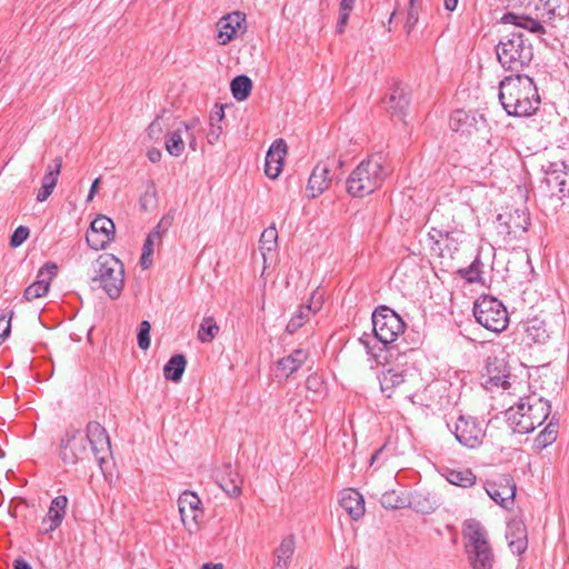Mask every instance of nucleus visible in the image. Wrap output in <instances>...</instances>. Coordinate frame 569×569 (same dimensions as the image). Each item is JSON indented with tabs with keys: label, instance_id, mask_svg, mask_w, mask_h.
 Returning a JSON list of instances; mask_svg holds the SVG:
<instances>
[{
	"label": "nucleus",
	"instance_id": "10",
	"mask_svg": "<svg viewBox=\"0 0 569 569\" xmlns=\"http://www.w3.org/2000/svg\"><path fill=\"white\" fill-rule=\"evenodd\" d=\"M87 443L80 428L70 425L66 428L59 441L58 456L67 466H76L87 456Z\"/></svg>",
	"mask_w": 569,
	"mask_h": 569
},
{
	"label": "nucleus",
	"instance_id": "3",
	"mask_svg": "<svg viewBox=\"0 0 569 569\" xmlns=\"http://www.w3.org/2000/svg\"><path fill=\"white\" fill-rule=\"evenodd\" d=\"M551 412V405L545 398L531 393L506 410V421L513 433L526 435L541 426Z\"/></svg>",
	"mask_w": 569,
	"mask_h": 569
},
{
	"label": "nucleus",
	"instance_id": "15",
	"mask_svg": "<svg viewBox=\"0 0 569 569\" xmlns=\"http://www.w3.org/2000/svg\"><path fill=\"white\" fill-rule=\"evenodd\" d=\"M485 490L502 508L510 510L513 507L517 488L511 476L503 475L497 480L487 481Z\"/></svg>",
	"mask_w": 569,
	"mask_h": 569
},
{
	"label": "nucleus",
	"instance_id": "47",
	"mask_svg": "<svg viewBox=\"0 0 569 569\" xmlns=\"http://www.w3.org/2000/svg\"><path fill=\"white\" fill-rule=\"evenodd\" d=\"M30 230L26 226H19L14 229L13 233L10 237L9 244L12 248L20 247L29 237Z\"/></svg>",
	"mask_w": 569,
	"mask_h": 569
},
{
	"label": "nucleus",
	"instance_id": "18",
	"mask_svg": "<svg viewBox=\"0 0 569 569\" xmlns=\"http://www.w3.org/2000/svg\"><path fill=\"white\" fill-rule=\"evenodd\" d=\"M218 486L231 498H237L242 492L243 479L238 468L228 462L222 466L216 473Z\"/></svg>",
	"mask_w": 569,
	"mask_h": 569
},
{
	"label": "nucleus",
	"instance_id": "54",
	"mask_svg": "<svg viewBox=\"0 0 569 569\" xmlns=\"http://www.w3.org/2000/svg\"><path fill=\"white\" fill-rule=\"evenodd\" d=\"M171 223H172V217H170L169 214L163 216L161 218V220L158 222V224L152 230H157L158 229V236L162 237V234L164 232H167V230L169 229Z\"/></svg>",
	"mask_w": 569,
	"mask_h": 569
},
{
	"label": "nucleus",
	"instance_id": "64",
	"mask_svg": "<svg viewBox=\"0 0 569 569\" xmlns=\"http://www.w3.org/2000/svg\"><path fill=\"white\" fill-rule=\"evenodd\" d=\"M151 254H147L144 252H142L141 257H140V266L142 267V269H149L152 264V260H151Z\"/></svg>",
	"mask_w": 569,
	"mask_h": 569
},
{
	"label": "nucleus",
	"instance_id": "4",
	"mask_svg": "<svg viewBox=\"0 0 569 569\" xmlns=\"http://www.w3.org/2000/svg\"><path fill=\"white\" fill-rule=\"evenodd\" d=\"M385 162L382 152L373 153L361 161L347 179L348 193L362 198L377 190L389 174Z\"/></svg>",
	"mask_w": 569,
	"mask_h": 569
},
{
	"label": "nucleus",
	"instance_id": "58",
	"mask_svg": "<svg viewBox=\"0 0 569 569\" xmlns=\"http://www.w3.org/2000/svg\"><path fill=\"white\" fill-rule=\"evenodd\" d=\"M223 118H224L223 107L222 106H220V107L216 106V109L210 114V124L211 123L219 124L222 121Z\"/></svg>",
	"mask_w": 569,
	"mask_h": 569
},
{
	"label": "nucleus",
	"instance_id": "8",
	"mask_svg": "<svg viewBox=\"0 0 569 569\" xmlns=\"http://www.w3.org/2000/svg\"><path fill=\"white\" fill-rule=\"evenodd\" d=\"M473 317L480 326L495 333L507 329L509 316L505 305L496 297L482 295L473 302Z\"/></svg>",
	"mask_w": 569,
	"mask_h": 569
},
{
	"label": "nucleus",
	"instance_id": "25",
	"mask_svg": "<svg viewBox=\"0 0 569 569\" xmlns=\"http://www.w3.org/2000/svg\"><path fill=\"white\" fill-rule=\"evenodd\" d=\"M500 21L506 24H513L516 27L522 28L525 30H528L531 33L536 34H542L546 32L545 27L542 23L531 18L530 16L526 14H518L516 12H506Z\"/></svg>",
	"mask_w": 569,
	"mask_h": 569
},
{
	"label": "nucleus",
	"instance_id": "46",
	"mask_svg": "<svg viewBox=\"0 0 569 569\" xmlns=\"http://www.w3.org/2000/svg\"><path fill=\"white\" fill-rule=\"evenodd\" d=\"M449 231L445 229H438L432 227L428 233L429 238L432 240L433 244L431 249L433 251H439L440 256H443V248L441 247V240L445 241V238L448 237Z\"/></svg>",
	"mask_w": 569,
	"mask_h": 569
},
{
	"label": "nucleus",
	"instance_id": "42",
	"mask_svg": "<svg viewBox=\"0 0 569 569\" xmlns=\"http://www.w3.org/2000/svg\"><path fill=\"white\" fill-rule=\"evenodd\" d=\"M380 503L385 509H399L407 506V500L402 496H400L397 491H386L381 498Z\"/></svg>",
	"mask_w": 569,
	"mask_h": 569
},
{
	"label": "nucleus",
	"instance_id": "6",
	"mask_svg": "<svg viewBox=\"0 0 569 569\" xmlns=\"http://www.w3.org/2000/svg\"><path fill=\"white\" fill-rule=\"evenodd\" d=\"M499 63L512 74L522 73L533 59V48L522 32H511L496 46Z\"/></svg>",
	"mask_w": 569,
	"mask_h": 569
},
{
	"label": "nucleus",
	"instance_id": "38",
	"mask_svg": "<svg viewBox=\"0 0 569 569\" xmlns=\"http://www.w3.org/2000/svg\"><path fill=\"white\" fill-rule=\"evenodd\" d=\"M557 435L558 422H555L552 418L546 428L536 437L535 447L540 450L547 448L556 441Z\"/></svg>",
	"mask_w": 569,
	"mask_h": 569
},
{
	"label": "nucleus",
	"instance_id": "39",
	"mask_svg": "<svg viewBox=\"0 0 569 569\" xmlns=\"http://www.w3.org/2000/svg\"><path fill=\"white\" fill-rule=\"evenodd\" d=\"M482 266L483 263L479 256H477L470 266L459 269L457 273L468 283L482 282Z\"/></svg>",
	"mask_w": 569,
	"mask_h": 569
},
{
	"label": "nucleus",
	"instance_id": "56",
	"mask_svg": "<svg viewBox=\"0 0 569 569\" xmlns=\"http://www.w3.org/2000/svg\"><path fill=\"white\" fill-rule=\"evenodd\" d=\"M321 385H322L321 379L316 375L309 376L306 380V387L308 390L318 391L319 388L321 387Z\"/></svg>",
	"mask_w": 569,
	"mask_h": 569
},
{
	"label": "nucleus",
	"instance_id": "52",
	"mask_svg": "<svg viewBox=\"0 0 569 569\" xmlns=\"http://www.w3.org/2000/svg\"><path fill=\"white\" fill-rule=\"evenodd\" d=\"M458 240L455 238L453 232L448 233V237L445 238V248L443 250H447L450 257H452V253L458 250Z\"/></svg>",
	"mask_w": 569,
	"mask_h": 569
},
{
	"label": "nucleus",
	"instance_id": "33",
	"mask_svg": "<svg viewBox=\"0 0 569 569\" xmlns=\"http://www.w3.org/2000/svg\"><path fill=\"white\" fill-rule=\"evenodd\" d=\"M252 80L246 74L236 76L230 82L232 97L237 101H244L249 98L252 90Z\"/></svg>",
	"mask_w": 569,
	"mask_h": 569
},
{
	"label": "nucleus",
	"instance_id": "12",
	"mask_svg": "<svg viewBox=\"0 0 569 569\" xmlns=\"http://www.w3.org/2000/svg\"><path fill=\"white\" fill-rule=\"evenodd\" d=\"M181 521L187 530L192 533L200 529L203 519L202 501L199 496L190 490H184L178 499Z\"/></svg>",
	"mask_w": 569,
	"mask_h": 569
},
{
	"label": "nucleus",
	"instance_id": "9",
	"mask_svg": "<svg viewBox=\"0 0 569 569\" xmlns=\"http://www.w3.org/2000/svg\"><path fill=\"white\" fill-rule=\"evenodd\" d=\"M529 224V213L521 208L503 211L496 218V230L506 242L521 238L527 232Z\"/></svg>",
	"mask_w": 569,
	"mask_h": 569
},
{
	"label": "nucleus",
	"instance_id": "40",
	"mask_svg": "<svg viewBox=\"0 0 569 569\" xmlns=\"http://www.w3.org/2000/svg\"><path fill=\"white\" fill-rule=\"evenodd\" d=\"M89 230L101 233L102 238L114 239L116 227L113 221L106 216H98L91 223Z\"/></svg>",
	"mask_w": 569,
	"mask_h": 569
},
{
	"label": "nucleus",
	"instance_id": "17",
	"mask_svg": "<svg viewBox=\"0 0 569 569\" xmlns=\"http://www.w3.org/2000/svg\"><path fill=\"white\" fill-rule=\"evenodd\" d=\"M382 104L391 117L403 120L410 104V94L400 82L395 81L390 87V93L382 99Z\"/></svg>",
	"mask_w": 569,
	"mask_h": 569
},
{
	"label": "nucleus",
	"instance_id": "7",
	"mask_svg": "<svg viewBox=\"0 0 569 569\" xmlns=\"http://www.w3.org/2000/svg\"><path fill=\"white\" fill-rule=\"evenodd\" d=\"M92 283H97L111 300L121 296L124 287L123 263L113 254L102 253L93 264Z\"/></svg>",
	"mask_w": 569,
	"mask_h": 569
},
{
	"label": "nucleus",
	"instance_id": "57",
	"mask_svg": "<svg viewBox=\"0 0 569 569\" xmlns=\"http://www.w3.org/2000/svg\"><path fill=\"white\" fill-rule=\"evenodd\" d=\"M286 184H287V189L289 191H292L293 193H297L300 191L301 189V180L297 177H289L287 180H286Z\"/></svg>",
	"mask_w": 569,
	"mask_h": 569
},
{
	"label": "nucleus",
	"instance_id": "31",
	"mask_svg": "<svg viewBox=\"0 0 569 569\" xmlns=\"http://www.w3.org/2000/svg\"><path fill=\"white\" fill-rule=\"evenodd\" d=\"M405 371H398L393 368L383 370L379 376L381 391L390 398L392 390L405 382Z\"/></svg>",
	"mask_w": 569,
	"mask_h": 569
},
{
	"label": "nucleus",
	"instance_id": "34",
	"mask_svg": "<svg viewBox=\"0 0 569 569\" xmlns=\"http://www.w3.org/2000/svg\"><path fill=\"white\" fill-rule=\"evenodd\" d=\"M476 119L463 110H455L449 119V127L455 132L469 133L475 127Z\"/></svg>",
	"mask_w": 569,
	"mask_h": 569
},
{
	"label": "nucleus",
	"instance_id": "63",
	"mask_svg": "<svg viewBox=\"0 0 569 569\" xmlns=\"http://www.w3.org/2000/svg\"><path fill=\"white\" fill-rule=\"evenodd\" d=\"M13 569H32L31 565L22 558H18L13 561Z\"/></svg>",
	"mask_w": 569,
	"mask_h": 569
},
{
	"label": "nucleus",
	"instance_id": "53",
	"mask_svg": "<svg viewBox=\"0 0 569 569\" xmlns=\"http://www.w3.org/2000/svg\"><path fill=\"white\" fill-rule=\"evenodd\" d=\"M221 132H222V128L220 124L211 123L209 132L207 134L208 142L211 144L217 142Z\"/></svg>",
	"mask_w": 569,
	"mask_h": 569
},
{
	"label": "nucleus",
	"instance_id": "14",
	"mask_svg": "<svg viewBox=\"0 0 569 569\" xmlns=\"http://www.w3.org/2000/svg\"><path fill=\"white\" fill-rule=\"evenodd\" d=\"M545 170V182L552 196H569V160L549 162Z\"/></svg>",
	"mask_w": 569,
	"mask_h": 569
},
{
	"label": "nucleus",
	"instance_id": "51",
	"mask_svg": "<svg viewBox=\"0 0 569 569\" xmlns=\"http://www.w3.org/2000/svg\"><path fill=\"white\" fill-rule=\"evenodd\" d=\"M198 122V120H192L191 122H180V126L183 127V131L187 134V139H189V147L193 151L197 150V141L194 134L191 133L190 130H192Z\"/></svg>",
	"mask_w": 569,
	"mask_h": 569
},
{
	"label": "nucleus",
	"instance_id": "27",
	"mask_svg": "<svg viewBox=\"0 0 569 569\" xmlns=\"http://www.w3.org/2000/svg\"><path fill=\"white\" fill-rule=\"evenodd\" d=\"M296 548L292 535L282 539L280 546L273 552V566L271 569H288Z\"/></svg>",
	"mask_w": 569,
	"mask_h": 569
},
{
	"label": "nucleus",
	"instance_id": "43",
	"mask_svg": "<svg viewBox=\"0 0 569 569\" xmlns=\"http://www.w3.org/2000/svg\"><path fill=\"white\" fill-rule=\"evenodd\" d=\"M278 231L274 226H270L261 233L259 243L261 251L271 252L277 247Z\"/></svg>",
	"mask_w": 569,
	"mask_h": 569
},
{
	"label": "nucleus",
	"instance_id": "45",
	"mask_svg": "<svg viewBox=\"0 0 569 569\" xmlns=\"http://www.w3.org/2000/svg\"><path fill=\"white\" fill-rule=\"evenodd\" d=\"M87 243L93 250L104 249L111 242V238H102L101 233L88 230L86 234Z\"/></svg>",
	"mask_w": 569,
	"mask_h": 569
},
{
	"label": "nucleus",
	"instance_id": "44",
	"mask_svg": "<svg viewBox=\"0 0 569 569\" xmlns=\"http://www.w3.org/2000/svg\"><path fill=\"white\" fill-rule=\"evenodd\" d=\"M151 325L148 320H142L137 332V342L141 350H148L150 347Z\"/></svg>",
	"mask_w": 569,
	"mask_h": 569
},
{
	"label": "nucleus",
	"instance_id": "11",
	"mask_svg": "<svg viewBox=\"0 0 569 569\" xmlns=\"http://www.w3.org/2000/svg\"><path fill=\"white\" fill-rule=\"evenodd\" d=\"M456 440L468 449L479 448L486 438V429L478 418L460 415L453 426Z\"/></svg>",
	"mask_w": 569,
	"mask_h": 569
},
{
	"label": "nucleus",
	"instance_id": "2",
	"mask_svg": "<svg viewBox=\"0 0 569 569\" xmlns=\"http://www.w3.org/2000/svg\"><path fill=\"white\" fill-rule=\"evenodd\" d=\"M499 101L510 117H529L539 109L540 97L533 79L518 73L499 82Z\"/></svg>",
	"mask_w": 569,
	"mask_h": 569
},
{
	"label": "nucleus",
	"instance_id": "49",
	"mask_svg": "<svg viewBox=\"0 0 569 569\" xmlns=\"http://www.w3.org/2000/svg\"><path fill=\"white\" fill-rule=\"evenodd\" d=\"M156 198H157V190H156L153 182H151L149 184V187L147 188V190L144 191V193L140 197V200H139L140 207L143 210H147L149 203L152 201L154 202Z\"/></svg>",
	"mask_w": 569,
	"mask_h": 569
},
{
	"label": "nucleus",
	"instance_id": "1",
	"mask_svg": "<svg viewBox=\"0 0 569 569\" xmlns=\"http://www.w3.org/2000/svg\"><path fill=\"white\" fill-rule=\"evenodd\" d=\"M371 320L373 336L365 332L359 338V342L377 363L383 365L385 361H388L385 353L388 346L405 331L406 323L395 310L387 306L377 307L372 312Z\"/></svg>",
	"mask_w": 569,
	"mask_h": 569
},
{
	"label": "nucleus",
	"instance_id": "13",
	"mask_svg": "<svg viewBox=\"0 0 569 569\" xmlns=\"http://www.w3.org/2000/svg\"><path fill=\"white\" fill-rule=\"evenodd\" d=\"M83 438L86 443L90 445L94 460L102 469L103 463L111 456V442L106 428L98 421H89Z\"/></svg>",
	"mask_w": 569,
	"mask_h": 569
},
{
	"label": "nucleus",
	"instance_id": "30",
	"mask_svg": "<svg viewBox=\"0 0 569 569\" xmlns=\"http://www.w3.org/2000/svg\"><path fill=\"white\" fill-rule=\"evenodd\" d=\"M187 367V358L182 353L173 355L163 367V376L167 380L179 382Z\"/></svg>",
	"mask_w": 569,
	"mask_h": 569
},
{
	"label": "nucleus",
	"instance_id": "59",
	"mask_svg": "<svg viewBox=\"0 0 569 569\" xmlns=\"http://www.w3.org/2000/svg\"><path fill=\"white\" fill-rule=\"evenodd\" d=\"M52 192H53V189L51 187L41 184V187L37 193V200L39 202H43L51 196Z\"/></svg>",
	"mask_w": 569,
	"mask_h": 569
},
{
	"label": "nucleus",
	"instance_id": "26",
	"mask_svg": "<svg viewBox=\"0 0 569 569\" xmlns=\"http://www.w3.org/2000/svg\"><path fill=\"white\" fill-rule=\"evenodd\" d=\"M486 373L488 376V385H491L492 387H501L503 389L509 388L510 382L508 379L510 375L502 361L497 358H495L493 361L488 360L486 365Z\"/></svg>",
	"mask_w": 569,
	"mask_h": 569
},
{
	"label": "nucleus",
	"instance_id": "29",
	"mask_svg": "<svg viewBox=\"0 0 569 569\" xmlns=\"http://www.w3.org/2000/svg\"><path fill=\"white\" fill-rule=\"evenodd\" d=\"M442 476L447 479V481L451 485L461 487V488H470L476 483V475L471 469H451L445 468L442 471Z\"/></svg>",
	"mask_w": 569,
	"mask_h": 569
},
{
	"label": "nucleus",
	"instance_id": "50",
	"mask_svg": "<svg viewBox=\"0 0 569 569\" xmlns=\"http://www.w3.org/2000/svg\"><path fill=\"white\" fill-rule=\"evenodd\" d=\"M419 21V11L417 8H408L407 19L405 22V30L410 34Z\"/></svg>",
	"mask_w": 569,
	"mask_h": 569
},
{
	"label": "nucleus",
	"instance_id": "24",
	"mask_svg": "<svg viewBox=\"0 0 569 569\" xmlns=\"http://www.w3.org/2000/svg\"><path fill=\"white\" fill-rule=\"evenodd\" d=\"M340 506L350 518L356 521L362 518L366 511L365 498L356 489H346L342 491Z\"/></svg>",
	"mask_w": 569,
	"mask_h": 569
},
{
	"label": "nucleus",
	"instance_id": "37",
	"mask_svg": "<svg viewBox=\"0 0 569 569\" xmlns=\"http://www.w3.org/2000/svg\"><path fill=\"white\" fill-rule=\"evenodd\" d=\"M171 119L172 116H166V112H163L161 116H157V118L149 124L147 129L148 137L154 141L160 140L162 133L172 127L170 123Z\"/></svg>",
	"mask_w": 569,
	"mask_h": 569
},
{
	"label": "nucleus",
	"instance_id": "62",
	"mask_svg": "<svg viewBox=\"0 0 569 569\" xmlns=\"http://www.w3.org/2000/svg\"><path fill=\"white\" fill-rule=\"evenodd\" d=\"M57 182H58V178L52 176L51 172H46V174L42 178V184L49 186L52 189H54V187L57 186Z\"/></svg>",
	"mask_w": 569,
	"mask_h": 569
},
{
	"label": "nucleus",
	"instance_id": "32",
	"mask_svg": "<svg viewBox=\"0 0 569 569\" xmlns=\"http://www.w3.org/2000/svg\"><path fill=\"white\" fill-rule=\"evenodd\" d=\"M183 132V127L180 126L166 134L164 148L170 156L178 158L183 153L186 148L184 140L182 138Z\"/></svg>",
	"mask_w": 569,
	"mask_h": 569
},
{
	"label": "nucleus",
	"instance_id": "41",
	"mask_svg": "<svg viewBox=\"0 0 569 569\" xmlns=\"http://www.w3.org/2000/svg\"><path fill=\"white\" fill-rule=\"evenodd\" d=\"M219 330V326L214 319L212 317H206L200 323L198 339L203 343L211 342L218 335Z\"/></svg>",
	"mask_w": 569,
	"mask_h": 569
},
{
	"label": "nucleus",
	"instance_id": "28",
	"mask_svg": "<svg viewBox=\"0 0 569 569\" xmlns=\"http://www.w3.org/2000/svg\"><path fill=\"white\" fill-rule=\"evenodd\" d=\"M308 358V352L305 349H296L289 356L283 357L277 361V368L289 377L299 370Z\"/></svg>",
	"mask_w": 569,
	"mask_h": 569
},
{
	"label": "nucleus",
	"instance_id": "23",
	"mask_svg": "<svg viewBox=\"0 0 569 569\" xmlns=\"http://www.w3.org/2000/svg\"><path fill=\"white\" fill-rule=\"evenodd\" d=\"M506 539L513 553L521 555L528 548L527 528L520 520H511L507 525Z\"/></svg>",
	"mask_w": 569,
	"mask_h": 569
},
{
	"label": "nucleus",
	"instance_id": "55",
	"mask_svg": "<svg viewBox=\"0 0 569 569\" xmlns=\"http://www.w3.org/2000/svg\"><path fill=\"white\" fill-rule=\"evenodd\" d=\"M351 10H342L340 8V14L337 23V32L342 33L345 31V27L348 23L349 16Z\"/></svg>",
	"mask_w": 569,
	"mask_h": 569
},
{
	"label": "nucleus",
	"instance_id": "35",
	"mask_svg": "<svg viewBox=\"0 0 569 569\" xmlns=\"http://www.w3.org/2000/svg\"><path fill=\"white\" fill-rule=\"evenodd\" d=\"M315 313L310 305H301L289 320L286 331L289 335L297 332Z\"/></svg>",
	"mask_w": 569,
	"mask_h": 569
},
{
	"label": "nucleus",
	"instance_id": "61",
	"mask_svg": "<svg viewBox=\"0 0 569 569\" xmlns=\"http://www.w3.org/2000/svg\"><path fill=\"white\" fill-rule=\"evenodd\" d=\"M147 156L151 162L156 163L161 160L162 153L159 149L152 148L148 150Z\"/></svg>",
	"mask_w": 569,
	"mask_h": 569
},
{
	"label": "nucleus",
	"instance_id": "21",
	"mask_svg": "<svg viewBox=\"0 0 569 569\" xmlns=\"http://www.w3.org/2000/svg\"><path fill=\"white\" fill-rule=\"evenodd\" d=\"M332 181L331 171L326 163H318L309 179L307 184V196L310 199H315L323 193Z\"/></svg>",
	"mask_w": 569,
	"mask_h": 569
},
{
	"label": "nucleus",
	"instance_id": "48",
	"mask_svg": "<svg viewBox=\"0 0 569 569\" xmlns=\"http://www.w3.org/2000/svg\"><path fill=\"white\" fill-rule=\"evenodd\" d=\"M12 316L13 311H10L8 317L6 315L0 316V345L9 337L11 332Z\"/></svg>",
	"mask_w": 569,
	"mask_h": 569
},
{
	"label": "nucleus",
	"instance_id": "19",
	"mask_svg": "<svg viewBox=\"0 0 569 569\" xmlns=\"http://www.w3.org/2000/svg\"><path fill=\"white\" fill-rule=\"evenodd\" d=\"M287 143L283 139L274 140L266 154L264 173L270 179H276L283 168Z\"/></svg>",
	"mask_w": 569,
	"mask_h": 569
},
{
	"label": "nucleus",
	"instance_id": "36",
	"mask_svg": "<svg viewBox=\"0 0 569 569\" xmlns=\"http://www.w3.org/2000/svg\"><path fill=\"white\" fill-rule=\"evenodd\" d=\"M528 340L533 343H545L549 339V331L543 321L532 319L526 328Z\"/></svg>",
	"mask_w": 569,
	"mask_h": 569
},
{
	"label": "nucleus",
	"instance_id": "16",
	"mask_svg": "<svg viewBox=\"0 0 569 569\" xmlns=\"http://www.w3.org/2000/svg\"><path fill=\"white\" fill-rule=\"evenodd\" d=\"M58 273V266L52 261H47L38 271L37 280L28 286L23 291V298L32 301L36 298L44 297L50 288L52 279Z\"/></svg>",
	"mask_w": 569,
	"mask_h": 569
},
{
	"label": "nucleus",
	"instance_id": "60",
	"mask_svg": "<svg viewBox=\"0 0 569 569\" xmlns=\"http://www.w3.org/2000/svg\"><path fill=\"white\" fill-rule=\"evenodd\" d=\"M61 168H62V159L60 157H57L53 160V164L48 167V171L47 172H51L52 176L58 178L59 174H60Z\"/></svg>",
	"mask_w": 569,
	"mask_h": 569
},
{
	"label": "nucleus",
	"instance_id": "5",
	"mask_svg": "<svg viewBox=\"0 0 569 569\" xmlns=\"http://www.w3.org/2000/svg\"><path fill=\"white\" fill-rule=\"evenodd\" d=\"M465 552L471 569H493L496 557L485 527L476 519L463 522Z\"/></svg>",
	"mask_w": 569,
	"mask_h": 569
},
{
	"label": "nucleus",
	"instance_id": "22",
	"mask_svg": "<svg viewBox=\"0 0 569 569\" xmlns=\"http://www.w3.org/2000/svg\"><path fill=\"white\" fill-rule=\"evenodd\" d=\"M244 22L246 17L239 11L228 13L227 16L222 17L218 22L219 31L217 38L219 43L227 44L229 41H231Z\"/></svg>",
	"mask_w": 569,
	"mask_h": 569
},
{
	"label": "nucleus",
	"instance_id": "20",
	"mask_svg": "<svg viewBox=\"0 0 569 569\" xmlns=\"http://www.w3.org/2000/svg\"><path fill=\"white\" fill-rule=\"evenodd\" d=\"M69 499L64 495H59L53 498L50 502L49 510L44 517V523H48V528L39 529L40 535H48L58 529L67 513Z\"/></svg>",
	"mask_w": 569,
	"mask_h": 569
}]
</instances>
